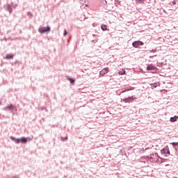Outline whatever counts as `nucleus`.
Masks as SVG:
<instances>
[{
  "mask_svg": "<svg viewBox=\"0 0 178 178\" xmlns=\"http://www.w3.org/2000/svg\"><path fill=\"white\" fill-rule=\"evenodd\" d=\"M10 140L12 141H14V143H16V144H27V141H30L31 138H26V137H22L21 138H16L13 136H10Z\"/></svg>",
  "mask_w": 178,
  "mask_h": 178,
  "instance_id": "f257e3e1",
  "label": "nucleus"
},
{
  "mask_svg": "<svg viewBox=\"0 0 178 178\" xmlns=\"http://www.w3.org/2000/svg\"><path fill=\"white\" fill-rule=\"evenodd\" d=\"M161 154L163 156H168V155H171L173 156V154H170V149L168 145H166L163 149L161 150Z\"/></svg>",
  "mask_w": 178,
  "mask_h": 178,
  "instance_id": "f03ea898",
  "label": "nucleus"
},
{
  "mask_svg": "<svg viewBox=\"0 0 178 178\" xmlns=\"http://www.w3.org/2000/svg\"><path fill=\"white\" fill-rule=\"evenodd\" d=\"M5 9L9 12V13H12V10L13 9H16L17 8V4H15L13 3H8L4 6Z\"/></svg>",
  "mask_w": 178,
  "mask_h": 178,
  "instance_id": "7ed1b4c3",
  "label": "nucleus"
},
{
  "mask_svg": "<svg viewBox=\"0 0 178 178\" xmlns=\"http://www.w3.org/2000/svg\"><path fill=\"white\" fill-rule=\"evenodd\" d=\"M38 31L40 33V34H44V33H49V31H51V27L40 26L38 29Z\"/></svg>",
  "mask_w": 178,
  "mask_h": 178,
  "instance_id": "20e7f679",
  "label": "nucleus"
},
{
  "mask_svg": "<svg viewBox=\"0 0 178 178\" xmlns=\"http://www.w3.org/2000/svg\"><path fill=\"white\" fill-rule=\"evenodd\" d=\"M3 111H10L11 113L15 115V113L16 112V108H15V106H13V104H10L4 107Z\"/></svg>",
  "mask_w": 178,
  "mask_h": 178,
  "instance_id": "39448f33",
  "label": "nucleus"
},
{
  "mask_svg": "<svg viewBox=\"0 0 178 178\" xmlns=\"http://www.w3.org/2000/svg\"><path fill=\"white\" fill-rule=\"evenodd\" d=\"M146 70L147 71H150V70H158V68H156V67L154 66L152 64L148 65Z\"/></svg>",
  "mask_w": 178,
  "mask_h": 178,
  "instance_id": "423d86ee",
  "label": "nucleus"
},
{
  "mask_svg": "<svg viewBox=\"0 0 178 178\" xmlns=\"http://www.w3.org/2000/svg\"><path fill=\"white\" fill-rule=\"evenodd\" d=\"M134 101V97H129L128 98H125L123 99V102L125 103L130 104V102H133Z\"/></svg>",
  "mask_w": 178,
  "mask_h": 178,
  "instance_id": "0eeeda50",
  "label": "nucleus"
},
{
  "mask_svg": "<svg viewBox=\"0 0 178 178\" xmlns=\"http://www.w3.org/2000/svg\"><path fill=\"white\" fill-rule=\"evenodd\" d=\"M170 144H172L173 148L175 149V154L176 155V154L177 153L178 142H172V143H170Z\"/></svg>",
  "mask_w": 178,
  "mask_h": 178,
  "instance_id": "6e6552de",
  "label": "nucleus"
},
{
  "mask_svg": "<svg viewBox=\"0 0 178 178\" xmlns=\"http://www.w3.org/2000/svg\"><path fill=\"white\" fill-rule=\"evenodd\" d=\"M109 72V70L108 68H104L99 72V76H104V74H106Z\"/></svg>",
  "mask_w": 178,
  "mask_h": 178,
  "instance_id": "1a4fd4ad",
  "label": "nucleus"
},
{
  "mask_svg": "<svg viewBox=\"0 0 178 178\" xmlns=\"http://www.w3.org/2000/svg\"><path fill=\"white\" fill-rule=\"evenodd\" d=\"M170 122H171L172 123H175V122H177V115H175L174 117H171L170 118Z\"/></svg>",
  "mask_w": 178,
  "mask_h": 178,
  "instance_id": "9d476101",
  "label": "nucleus"
},
{
  "mask_svg": "<svg viewBox=\"0 0 178 178\" xmlns=\"http://www.w3.org/2000/svg\"><path fill=\"white\" fill-rule=\"evenodd\" d=\"M132 47H134V48H138V47H140V44L138 43V40H136V41L132 43Z\"/></svg>",
  "mask_w": 178,
  "mask_h": 178,
  "instance_id": "9b49d317",
  "label": "nucleus"
},
{
  "mask_svg": "<svg viewBox=\"0 0 178 178\" xmlns=\"http://www.w3.org/2000/svg\"><path fill=\"white\" fill-rule=\"evenodd\" d=\"M5 59H6L7 60L9 59H13V54H7L6 56L5 57Z\"/></svg>",
  "mask_w": 178,
  "mask_h": 178,
  "instance_id": "f8f14e48",
  "label": "nucleus"
},
{
  "mask_svg": "<svg viewBox=\"0 0 178 178\" xmlns=\"http://www.w3.org/2000/svg\"><path fill=\"white\" fill-rule=\"evenodd\" d=\"M67 79L70 81L71 84H74V81H76L74 79L71 78L70 76H67Z\"/></svg>",
  "mask_w": 178,
  "mask_h": 178,
  "instance_id": "ddd939ff",
  "label": "nucleus"
},
{
  "mask_svg": "<svg viewBox=\"0 0 178 178\" xmlns=\"http://www.w3.org/2000/svg\"><path fill=\"white\" fill-rule=\"evenodd\" d=\"M101 29L103 31H106V30H108V26H106L105 24H102L101 26Z\"/></svg>",
  "mask_w": 178,
  "mask_h": 178,
  "instance_id": "4468645a",
  "label": "nucleus"
},
{
  "mask_svg": "<svg viewBox=\"0 0 178 178\" xmlns=\"http://www.w3.org/2000/svg\"><path fill=\"white\" fill-rule=\"evenodd\" d=\"M118 74H119L120 76H123V74H126V70H122L121 71H119V72H118Z\"/></svg>",
  "mask_w": 178,
  "mask_h": 178,
  "instance_id": "2eb2a0df",
  "label": "nucleus"
},
{
  "mask_svg": "<svg viewBox=\"0 0 178 178\" xmlns=\"http://www.w3.org/2000/svg\"><path fill=\"white\" fill-rule=\"evenodd\" d=\"M158 86H159V83H154L152 84V88H156Z\"/></svg>",
  "mask_w": 178,
  "mask_h": 178,
  "instance_id": "dca6fc26",
  "label": "nucleus"
},
{
  "mask_svg": "<svg viewBox=\"0 0 178 178\" xmlns=\"http://www.w3.org/2000/svg\"><path fill=\"white\" fill-rule=\"evenodd\" d=\"M102 5H107L108 1H106V0H102Z\"/></svg>",
  "mask_w": 178,
  "mask_h": 178,
  "instance_id": "f3484780",
  "label": "nucleus"
},
{
  "mask_svg": "<svg viewBox=\"0 0 178 178\" xmlns=\"http://www.w3.org/2000/svg\"><path fill=\"white\" fill-rule=\"evenodd\" d=\"M63 35L64 37H66V35H67V31L66 29L64 30Z\"/></svg>",
  "mask_w": 178,
  "mask_h": 178,
  "instance_id": "a211bd4d",
  "label": "nucleus"
},
{
  "mask_svg": "<svg viewBox=\"0 0 178 178\" xmlns=\"http://www.w3.org/2000/svg\"><path fill=\"white\" fill-rule=\"evenodd\" d=\"M115 5H120V1H119V0H115Z\"/></svg>",
  "mask_w": 178,
  "mask_h": 178,
  "instance_id": "6ab92c4d",
  "label": "nucleus"
},
{
  "mask_svg": "<svg viewBox=\"0 0 178 178\" xmlns=\"http://www.w3.org/2000/svg\"><path fill=\"white\" fill-rule=\"evenodd\" d=\"M138 44H139V46H140H140L144 45V42H141V41H140V40H138Z\"/></svg>",
  "mask_w": 178,
  "mask_h": 178,
  "instance_id": "aec40b11",
  "label": "nucleus"
},
{
  "mask_svg": "<svg viewBox=\"0 0 178 178\" xmlns=\"http://www.w3.org/2000/svg\"><path fill=\"white\" fill-rule=\"evenodd\" d=\"M136 2H138V3H143V2H144V0H136Z\"/></svg>",
  "mask_w": 178,
  "mask_h": 178,
  "instance_id": "412c9836",
  "label": "nucleus"
},
{
  "mask_svg": "<svg viewBox=\"0 0 178 178\" xmlns=\"http://www.w3.org/2000/svg\"><path fill=\"white\" fill-rule=\"evenodd\" d=\"M149 52L154 54V53L156 52V49H152V50L149 51Z\"/></svg>",
  "mask_w": 178,
  "mask_h": 178,
  "instance_id": "4be33fe9",
  "label": "nucleus"
},
{
  "mask_svg": "<svg viewBox=\"0 0 178 178\" xmlns=\"http://www.w3.org/2000/svg\"><path fill=\"white\" fill-rule=\"evenodd\" d=\"M61 140H62V141H65V140H67V136H66L65 138L62 137Z\"/></svg>",
  "mask_w": 178,
  "mask_h": 178,
  "instance_id": "5701e85b",
  "label": "nucleus"
},
{
  "mask_svg": "<svg viewBox=\"0 0 178 178\" xmlns=\"http://www.w3.org/2000/svg\"><path fill=\"white\" fill-rule=\"evenodd\" d=\"M12 178H20L19 175L13 176Z\"/></svg>",
  "mask_w": 178,
  "mask_h": 178,
  "instance_id": "b1692460",
  "label": "nucleus"
},
{
  "mask_svg": "<svg viewBox=\"0 0 178 178\" xmlns=\"http://www.w3.org/2000/svg\"><path fill=\"white\" fill-rule=\"evenodd\" d=\"M172 4H173V5H176V1L174 0V1H172Z\"/></svg>",
  "mask_w": 178,
  "mask_h": 178,
  "instance_id": "393cba45",
  "label": "nucleus"
},
{
  "mask_svg": "<svg viewBox=\"0 0 178 178\" xmlns=\"http://www.w3.org/2000/svg\"><path fill=\"white\" fill-rule=\"evenodd\" d=\"M125 91H130V89H127L124 91H123V92H124Z\"/></svg>",
  "mask_w": 178,
  "mask_h": 178,
  "instance_id": "a878e982",
  "label": "nucleus"
},
{
  "mask_svg": "<svg viewBox=\"0 0 178 178\" xmlns=\"http://www.w3.org/2000/svg\"><path fill=\"white\" fill-rule=\"evenodd\" d=\"M152 156H154V154H151V156H150L151 159H152Z\"/></svg>",
  "mask_w": 178,
  "mask_h": 178,
  "instance_id": "bb28decb",
  "label": "nucleus"
},
{
  "mask_svg": "<svg viewBox=\"0 0 178 178\" xmlns=\"http://www.w3.org/2000/svg\"><path fill=\"white\" fill-rule=\"evenodd\" d=\"M156 155H157V156H158V154H156Z\"/></svg>",
  "mask_w": 178,
  "mask_h": 178,
  "instance_id": "cd10ccee",
  "label": "nucleus"
},
{
  "mask_svg": "<svg viewBox=\"0 0 178 178\" xmlns=\"http://www.w3.org/2000/svg\"><path fill=\"white\" fill-rule=\"evenodd\" d=\"M1 104V103L0 102V105Z\"/></svg>",
  "mask_w": 178,
  "mask_h": 178,
  "instance_id": "c85d7f7f",
  "label": "nucleus"
}]
</instances>
